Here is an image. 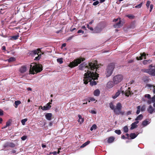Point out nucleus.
<instances>
[{
    "instance_id": "2f4dec72",
    "label": "nucleus",
    "mask_w": 155,
    "mask_h": 155,
    "mask_svg": "<svg viewBox=\"0 0 155 155\" xmlns=\"http://www.w3.org/2000/svg\"><path fill=\"white\" fill-rule=\"evenodd\" d=\"M150 69H143L141 70V71L143 72L149 74Z\"/></svg>"
},
{
    "instance_id": "dca6fc26",
    "label": "nucleus",
    "mask_w": 155,
    "mask_h": 155,
    "mask_svg": "<svg viewBox=\"0 0 155 155\" xmlns=\"http://www.w3.org/2000/svg\"><path fill=\"white\" fill-rule=\"evenodd\" d=\"M154 110V109L152 107L151 105H150L149 107L147 109V110L148 112L150 114L153 113Z\"/></svg>"
},
{
    "instance_id": "0e129e2a",
    "label": "nucleus",
    "mask_w": 155,
    "mask_h": 155,
    "mask_svg": "<svg viewBox=\"0 0 155 155\" xmlns=\"http://www.w3.org/2000/svg\"><path fill=\"white\" fill-rule=\"evenodd\" d=\"M121 138L122 139H127L126 137H125L124 135H122Z\"/></svg>"
},
{
    "instance_id": "5701e85b",
    "label": "nucleus",
    "mask_w": 155,
    "mask_h": 155,
    "mask_svg": "<svg viewBox=\"0 0 155 155\" xmlns=\"http://www.w3.org/2000/svg\"><path fill=\"white\" fill-rule=\"evenodd\" d=\"M149 123H148V121L147 120V119L143 121L142 123V124L144 127L147 126L148 125Z\"/></svg>"
},
{
    "instance_id": "7c9ffc66",
    "label": "nucleus",
    "mask_w": 155,
    "mask_h": 155,
    "mask_svg": "<svg viewBox=\"0 0 155 155\" xmlns=\"http://www.w3.org/2000/svg\"><path fill=\"white\" fill-rule=\"evenodd\" d=\"M125 94L126 96L128 97L130 94V91L128 90H126Z\"/></svg>"
},
{
    "instance_id": "4c0bfd02",
    "label": "nucleus",
    "mask_w": 155,
    "mask_h": 155,
    "mask_svg": "<svg viewBox=\"0 0 155 155\" xmlns=\"http://www.w3.org/2000/svg\"><path fill=\"white\" fill-rule=\"evenodd\" d=\"M27 119L25 118L23 119H22L21 120V122L23 125H24L25 124V122H26L27 121Z\"/></svg>"
},
{
    "instance_id": "a18cd8bd",
    "label": "nucleus",
    "mask_w": 155,
    "mask_h": 155,
    "mask_svg": "<svg viewBox=\"0 0 155 155\" xmlns=\"http://www.w3.org/2000/svg\"><path fill=\"white\" fill-rule=\"evenodd\" d=\"M151 3V2L150 1H148L147 2V3L146 4V5L147 7L148 8L149 7V6L150 5V4Z\"/></svg>"
},
{
    "instance_id": "a211bd4d",
    "label": "nucleus",
    "mask_w": 155,
    "mask_h": 155,
    "mask_svg": "<svg viewBox=\"0 0 155 155\" xmlns=\"http://www.w3.org/2000/svg\"><path fill=\"white\" fill-rule=\"evenodd\" d=\"M102 30V29L101 28H99L98 27H96L94 28V33H99Z\"/></svg>"
},
{
    "instance_id": "09e8293b",
    "label": "nucleus",
    "mask_w": 155,
    "mask_h": 155,
    "mask_svg": "<svg viewBox=\"0 0 155 155\" xmlns=\"http://www.w3.org/2000/svg\"><path fill=\"white\" fill-rule=\"evenodd\" d=\"M87 28L93 31V28L92 27H90L88 24H87Z\"/></svg>"
},
{
    "instance_id": "052dcab7",
    "label": "nucleus",
    "mask_w": 155,
    "mask_h": 155,
    "mask_svg": "<svg viewBox=\"0 0 155 155\" xmlns=\"http://www.w3.org/2000/svg\"><path fill=\"white\" fill-rule=\"evenodd\" d=\"M72 27H71V28L70 29V31H71L72 32V31H73L74 30H76V28H72Z\"/></svg>"
},
{
    "instance_id": "bb28decb",
    "label": "nucleus",
    "mask_w": 155,
    "mask_h": 155,
    "mask_svg": "<svg viewBox=\"0 0 155 155\" xmlns=\"http://www.w3.org/2000/svg\"><path fill=\"white\" fill-rule=\"evenodd\" d=\"M78 117L79 118L78 121L80 122V123H83L84 121V119L82 118V117L81 115H78Z\"/></svg>"
},
{
    "instance_id": "9b49d317",
    "label": "nucleus",
    "mask_w": 155,
    "mask_h": 155,
    "mask_svg": "<svg viewBox=\"0 0 155 155\" xmlns=\"http://www.w3.org/2000/svg\"><path fill=\"white\" fill-rule=\"evenodd\" d=\"M27 70V68L25 66H22L19 70V71L21 73H23L26 72Z\"/></svg>"
},
{
    "instance_id": "de8ad7c7",
    "label": "nucleus",
    "mask_w": 155,
    "mask_h": 155,
    "mask_svg": "<svg viewBox=\"0 0 155 155\" xmlns=\"http://www.w3.org/2000/svg\"><path fill=\"white\" fill-rule=\"evenodd\" d=\"M27 138V136L25 135L23 136L21 138V139L22 140H25Z\"/></svg>"
},
{
    "instance_id": "c756f323",
    "label": "nucleus",
    "mask_w": 155,
    "mask_h": 155,
    "mask_svg": "<svg viewBox=\"0 0 155 155\" xmlns=\"http://www.w3.org/2000/svg\"><path fill=\"white\" fill-rule=\"evenodd\" d=\"M97 128V126L95 124H93L90 128V130L92 131L94 130H95Z\"/></svg>"
},
{
    "instance_id": "39448f33",
    "label": "nucleus",
    "mask_w": 155,
    "mask_h": 155,
    "mask_svg": "<svg viewBox=\"0 0 155 155\" xmlns=\"http://www.w3.org/2000/svg\"><path fill=\"white\" fill-rule=\"evenodd\" d=\"M115 68V64L114 63H110L107 66L106 71V76L107 77H110L113 73Z\"/></svg>"
},
{
    "instance_id": "4be33fe9",
    "label": "nucleus",
    "mask_w": 155,
    "mask_h": 155,
    "mask_svg": "<svg viewBox=\"0 0 155 155\" xmlns=\"http://www.w3.org/2000/svg\"><path fill=\"white\" fill-rule=\"evenodd\" d=\"M137 135L135 133H131L130 135V139H134L137 137Z\"/></svg>"
},
{
    "instance_id": "c9c22d12",
    "label": "nucleus",
    "mask_w": 155,
    "mask_h": 155,
    "mask_svg": "<svg viewBox=\"0 0 155 155\" xmlns=\"http://www.w3.org/2000/svg\"><path fill=\"white\" fill-rule=\"evenodd\" d=\"M143 81L144 82H146V83H147L148 81H149L148 78L147 77H143Z\"/></svg>"
},
{
    "instance_id": "20e7f679",
    "label": "nucleus",
    "mask_w": 155,
    "mask_h": 155,
    "mask_svg": "<svg viewBox=\"0 0 155 155\" xmlns=\"http://www.w3.org/2000/svg\"><path fill=\"white\" fill-rule=\"evenodd\" d=\"M85 60V58L81 57L77 58L74 60L73 61L70 62L68 66L72 68L77 66L80 64L81 62Z\"/></svg>"
},
{
    "instance_id": "6e6552de",
    "label": "nucleus",
    "mask_w": 155,
    "mask_h": 155,
    "mask_svg": "<svg viewBox=\"0 0 155 155\" xmlns=\"http://www.w3.org/2000/svg\"><path fill=\"white\" fill-rule=\"evenodd\" d=\"M15 146V144L13 143L7 142L4 144L3 147L4 149H5L8 147L13 148Z\"/></svg>"
},
{
    "instance_id": "69168bd1",
    "label": "nucleus",
    "mask_w": 155,
    "mask_h": 155,
    "mask_svg": "<svg viewBox=\"0 0 155 155\" xmlns=\"http://www.w3.org/2000/svg\"><path fill=\"white\" fill-rule=\"evenodd\" d=\"M66 43H63V44H62V46H61V48H62L64 47H65L66 46Z\"/></svg>"
},
{
    "instance_id": "8fccbe9b",
    "label": "nucleus",
    "mask_w": 155,
    "mask_h": 155,
    "mask_svg": "<svg viewBox=\"0 0 155 155\" xmlns=\"http://www.w3.org/2000/svg\"><path fill=\"white\" fill-rule=\"evenodd\" d=\"M140 55H141L142 56V57H144V59H146V54L144 52H143V53H141L140 54Z\"/></svg>"
},
{
    "instance_id": "7ed1b4c3",
    "label": "nucleus",
    "mask_w": 155,
    "mask_h": 155,
    "mask_svg": "<svg viewBox=\"0 0 155 155\" xmlns=\"http://www.w3.org/2000/svg\"><path fill=\"white\" fill-rule=\"evenodd\" d=\"M30 66V74H35V72L37 73L40 72L42 70V67L41 64L32 63L31 64Z\"/></svg>"
},
{
    "instance_id": "0eeeda50",
    "label": "nucleus",
    "mask_w": 155,
    "mask_h": 155,
    "mask_svg": "<svg viewBox=\"0 0 155 155\" xmlns=\"http://www.w3.org/2000/svg\"><path fill=\"white\" fill-rule=\"evenodd\" d=\"M123 77L121 74L115 76L113 78V81L114 84H117L120 82L123 79Z\"/></svg>"
},
{
    "instance_id": "79ce46f5",
    "label": "nucleus",
    "mask_w": 155,
    "mask_h": 155,
    "mask_svg": "<svg viewBox=\"0 0 155 155\" xmlns=\"http://www.w3.org/2000/svg\"><path fill=\"white\" fill-rule=\"evenodd\" d=\"M11 124V122L10 121V120H9L6 123V127L9 126H10Z\"/></svg>"
},
{
    "instance_id": "680f3d73",
    "label": "nucleus",
    "mask_w": 155,
    "mask_h": 155,
    "mask_svg": "<svg viewBox=\"0 0 155 155\" xmlns=\"http://www.w3.org/2000/svg\"><path fill=\"white\" fill-rule=\"evenodd\" d=\"M90 112L92 114H96V112L94 110H91Z\"/></svg>"
},
{
    "instance_id": "6e6d98bb",
    "label": "nucleus",
    "mask_w": 155,
    "mask_h": 155,
    "mask_svg": "<svg viewBox=\"0 0 155 155\" xmlns=\"http://www.w3.org/2000/svg\"><path fill=\"white\" fill-rule=\"evenodd\" d=\"M78 33H82V34H84V31H82L81 30H79L77 32Z\"/></svg>"
},
{
    "instance_id": "37998d69",
    "label": "nucleus",
    "mask_w": 155,
    "mask_h": 155,
    "mask_svg": "<svg viewBox=\"0 0 155 155\" xmlns=\"http://www.w3.org/2000/svg\"><path fill=\"white\" fill-rule=\"evenodd\" d=\"M132 111L131 110H129L127 111L126 113V115L127 116H128V115H130V114H132Z\"/></svg>"
},
{
    "instance_id": "5fc2aeb1",
    "label": "nucleus",
    "mask_w": 155,
    "mask_h": 155,
    "mask_svg": "<svg viewBox=\"0 0 155 155\" xmlns=\"http://www.w3.org/2000/svg\"><path fill=\"white\" fill-rule=\"evenodd\" d=\"M153 7V4H151L150 6V12H151L152 11V9Z\"/></svg>"
},
{
    "instance_id": "f257e3e1",
    "label": "nucleus",
    "mask_w": 155,
    "mask_h": 155,
    "mask_svg": "<svg viewBox=\"0 0 155 155\" xmlns=\"http://www.w3.org/2000/svg\"><path fill=\"white\" fill-rule=\"evenodd\" d=\"M90 68L84 74V83L85 84L90 82V84L91 86L97 84V82L94 80L97 79L99 74L97 73V69L96 65L92 63L89 64Z\"/></svg>"
},
{
    "instance_id": "9d476101",
    "label": "nucleus",
    "mask_w": 155,
    "mask_h": 155,
    "mask_svg": "<svg viewBox=\"0 0 155 155\" xmlns=\"http://www.w3.org/2000/svg\"><path fill=\"white\" fill-rule=\"evenodd\" d=\"M139 122L138 121H136L135 122L131 124V127L130 128L131 130H133L135 128L137 127L138 126L137 124L139 123Z\"/></svg>"
},
{
    "instance_id": "f8f14e48",
    "label": "nucleus",
    "mask_w": 155,
    "mask_h": 155,
    "mask_svg": "<svg viewBox=\"0 0 155 155\" xmlns=\"http://www.w3.org/2000/svg\"><path fill=\"white\" fill-rule=\"evenodd\" d=\"M41 109L43 110H49L51 107V106H49L48 104H46L45 106L42 107L41 106Z\"/></svg>"
},
{
    "instance_id": "393cba45",
    "label": "nucleus",
    "mask_w": 155,
    "mask_h": 155,
    "mask_svg": "<svg viewBox=\"0 0 155 155\" xmlns=\"http://www.w3.org/2000/svg\"><path fill=\"white\" fill-rule=\"evenodd\" d=\"M120 94V91H118L116 93V94L112 96V97L113 99H115Z\"/></svg>"
},
{
    "instance_id": "c03bdc74",
    "label": "nucleus",
    "mask_w": 155,
    "mask_h": 155,
    "mask_svg": "<svg viewBox=\"0 0 155 155\" xmlns=\"http://www.w3.org/2000/svg\"><path fill=\"white\" fill-rule=\"evenodd\" d=\"M145 97H147L149 99H151V97L150 95L149 94H146L144 95Z\"/></svg>"
},
{
    "instance_id": "4d7b16f0",
    "label": "nucleus",
    "mask_w": 155,
    "mask_h": 155,
    "mask_svg": "<svg viewBox=\"0 0 155 155\" xmlns=\"http://www.w3.org/2000/svg\"><path fill=\"white\" fill-rule=\"evenodd\" d=\"M90 143V141L89 140H88L86 142L84 143V145H85L86 146L87 145H88Z\"/></svg>"
},
{
    "instance_id": "473e14b6",
    "label": "nucleus",
    "mask_w": 155,
    "mask_h": 155,
    "mask_svg": "<svg viewBox=\"0 0 155 155\" xmlns=\"http://www.w3.org/2000/svg\"><path fill=\"white\" fill-rule=\"evenodd\" d=\"M126 16L130 19H133L135 17V16L134 15L131 14L127 15H126Z\"/></svg>"
},
{
    "instance_id": "13d9d810",
    "label": "nucleus",
    "mask_w": 155,
    "mask_h": 155,
    "mask_svg": "<svg viewBox=\"0 0 155 155\" xmlns=\"http://www.w3.org/2000/svg\"><path fill=\"white\" fill-rule=\"evenodd\" d=\"M152 101L153 102H155V96H154L153 97H152Z\"/></svg>"
},
{
    "instance_id": "f3484780",
    "label": "nucleus",
    "mask_w": 155,
    "mask_h": 155,
    "mask_svg": "<svg viewBox=\"0 0 155 155\" xmlns=\"http://www.w3.org/2000/svg\"><path fill=\"white\" fill-rule=\"evenodd\" d=\"M40 51H41L38 48L36 50L31 51V53L34 54H37L38 55Z\"/></svg>"
},
{
    "instance_id": "338daca9",
    "label": "nucleus",
    "mask_w": 155,
    "mask_h": 155,
    "mask_svg": "<svg viewBox=\"0 0 155 155\" xmlns=\"http://www.w3.org/2000/svg\"><path fill=\"white\" fill-rule=\"evenodd\" d=\"M41 146L43 148H45L46 147V146L43 144H41Z\"/></svg>"
},
{
    "instance_id": "4468645a",
    "label": "nucleus",
    "mask_w": 155,
    "mask_h": 155,
    "mask_svg": "<svg viewBox=\"0 0 155 155\" xmlns=\"http://www.w3.org/2000/svg\"><path fill=\"white\" fill-rule=\"evenodd\" d=\"M149 74L152 76H155V69L150 68Z\"/></svg>"
},
{
    "instance_id": "ddd939ff",
    "label": "nucleus",
    "mask_w": 155,
    "mask_h": 155,
    "mask_svg": "<svg viewBox=\"0 0 155 155\" xmlns=\"http://www.w3.org/2000/svg\"><path fill=\"white\" fill-rule=\"evenodd\" d=\"M52 116V114L51 113H47L45 115L46 118L49 120H50L51 119Z\"/></svg>"
},
{
    "instance_id": "2eb2a0df",
    "label": "nucleus",
    "mask_w": 155,
    "mask_h": 155,
    "mask_svg": "<svg viewBox=\"0 0 155 155\" xmlns=\"http://www.w3.org/2000/svg\"><path fill=\"white\" fill-rule=\"evenodd\" d=\"M114 81H109L107 83V86L108 88H110L114 86Z\"/></svg>"
},
{
    "instance_id": "cd10ccee",
    "label": "nucleus",
    "mask_w": 155,
    "mask_h": 155,
    "mask_svg": "<svg viewBox=\"0 0 155 155\" xmlns=\"http://www.w3.org/2000/svg\"><path fill=\"white\" fill-rule=\"evenodd\" d=\"M21 101H15V107L17 108L18 107V106L20 104H21Z\"/></svg>"
},
{
    "instance_id": "423d86ee",
    "label": "nucleus",
    "mask_w": 155,
    "mask_h": 155,
    "mask_svg": "<svg viewBox=\"0 0 155 155\" xmlns=\"http://www.w3.org/2000/svg\"><path fill=\"white\" fill-rule=\"evenodd\" d=\"M95 63H92V62H90L88 63V65H86V64H85V62H83L81 64H80L79 66H78V68H79V69L80 70H84V68H87V71L89 70V68H90V66H89V64L90 63H92L93 64H94L96 65V69H97L98 68V65L97 64V61H95ZM96 69V68L95 69V70Z\"/></svg>"
},
{
    "instance_id": "412c9836",
    "label": "nucleus",
    "mask_w": 155,
    "mask_h": 155,
    "mask_svg": "<svg viewBox=\"0 0 155 155\" xmlns=\"http://www.w3.org/2000/svg\"><path fill=\"white\" fill-rule=\"evenodd\" d=\"M100 94V91L98 89H97L96 90H95L94 92V95L97 96H98Z\"/></svg>"
},
{
    "instance_id": "e433bc0d",
    "label": "nucleus",
    "mask_w": 155,
    "mask_h": 155,
    "mask_svg": "<svg viewBox=\"0 0 155 155\" xmlns=\"http://www.w3.org/2000/svg\"><path fill=\"white\" fill-rule=\"evenodd\" d=\"M57 61L58 62H59L60 64H62L63 62V58H58L57 59Z\"/></svg>"
},
{
    "instance_id": "49530a36",
    "label": "nucleus",
    "mask_w": 155,
    "mask_h": 155,
    "mask_svg": "<svg viewBox=\"0 0 155 155\" xmlns=\"http://www.w3.org/2000/svg\"><path fill=\"white\" fill-rule=\"evenodd\" d=\"M145 105H143L140 108L141 111H144L145 110Z\"/></svg>"
},
{
    "instance_id": "bf43d9fd",
    "label": "nucleus",
    "mask_w": 155,
    "mask_h": 155,
    "mask_svg": "<svg viewBox=\"0 0 155 155\" xmlns=\"http://www.w3.org/2000/svg\"><path fill=\"white\" fill-rule=\"evenodd\" d=\"M3 115V111L1 110H0V116H2Z\"/></svg>"
},
{
    "instance_id": "72a5a7b5",
    "label": "nucleus",
    "mask_w": 155,
    "mask_h": 155,
    "mask_svg": "<svg viewBox=\"0 0 155 155\" xmlns=\"http://www.w3.org/2000/svg\"><path fill=\"white\" fill-rule=\"evenodd\" d=\"M123 130L125 133H127L128 131V129L127 126H126L123 128Z\"/></svg>"
},
{
    "instance_id": "aec40b11",
    "label": "nucleus",
    "mask_w": 155,
    "mask_h": 155,
    "mask_svg": "<svg viewBox=\"0 0 155 155\" xmlns=\"http://www.w3.org/2000/svg\"><path fill=\"white\" fill-rule=\"evenodd\" d=\"M19 37V34L18 33L17 35H16L12 36L11 37V40H16Z\"/></svg>"
},
{
    "instance_id": "58836bf2",
    "label": "nucleus",
    "mask_w": 155,
    "mask_h": 155,
    "mask_svg": "<svg viewBox=\"0 0 155 155\" xmlns=\"http://www.w3.org/2000/svg\"><path fill=\"white\" fill-rule=\"evenodd\" d=\"M41 54H38V56L37 57H35V60H38L41 58Z\"/></svg>"
},
{
    "instance_id": "f03ea898",
    "label": "nucleus",
    "mask_w": 155,
    "mask_h": 155,
    "mask_svg": "<svg viewBox=\"0 0 155 155\" xmlns=\"http://www.w3.org/2000/svg\"><path fill=\"white\" fill-rule=\"evenodd\" d=\"M109 105L110 108L112 110H113L115 114L118 115L120 114L121 115H124L125 114V112L124 111H121L122 106L120 103L118 102L115 108L112 102H110Z\"/></svg>"
},
{
    "instance_id": "6ab92c4d",
    "label": "nucleus",
    "mask_w": 155,
    "mask_h": 155,
    "mask_svg": "<svg viewBox=\"0 0 155 155\" xmlns=\"http://www.w3.org/2000/svg\"><path fill=\"white\" fill-rule=\"evenodd\" d=\"M115 138L114 137L111 136L109 137L107 140V142L109 143H111L113 142Z\"/></svg>"
},
{
    "instance_id": "b1692460",
    "label": "nucleus",
    "mask_w": 155,
    "mask_h": 155,
    "mask_svg": "<svg viewBox=\"0 0 155 155\" xmlns=\"http://www.w3.org/2000/svg\"><path fill=\"white\" fill-rule=\"evenodd\" d=\"M143 115L142 114H140L139 115L137 118L135 119V120L136 121L138 120H141L143 118Z\"/></svg>"
},
{
    "instance_id": "1a4fd4ad",
    "label": "nucleus",
    "mask_w": 155,
    "mask_h": 155,
    "mask_svg": "<svg viewBox=\"0 0 155 155\" xmlns=\"http://www.w3.org/2000/svg\"><path fill=\"white\" fill-rule=\"evenodd\" d=\"M121 21L119 20V22L113 25V27L115 28H119L122 26V24L121 23Z\"/></svg>"
},
{
    "instance_id": "ea45409f",
    "label": "nucleus",
    "mask_w": 155,
    "mask_h": 155,
    "mask_svg": "<svg viewBox=\"0 0 155 155\" xmlns=\"http://www.w3.org/2000/svg\"><path fill=\"white\" fill-rule=\"evenodd\" d=\"M114 132L118 135H120L121 134V132L120 130H115Z\"/></svg>"
},
{
    "instance_id": "774afa93",
    "label": "nucleus",
    "mask_w": 155,
    "mask_h": 155,
    "mask_svg": "<svg viewBox=\"0 0 155 155\" xmlns=\"http://www.w3.org/2000/svg\"><path fill=\"white\" fill-rule=\"evenodd\" d=\"M82 28L83 29H84L85 30H86V27L84 25V26H83L82 27Z\"/></svg>"
},
{
    "instance_id": "603ef678",
    "label": "nucleus",
    "mask_w": 155,
    "mask_h": 155,
    "mask_svg": "<svg viewBox=\"0 0 155 155\" xmlns=\"http://www.w3.org/2000/svg\"><path fill=\"white\" fill-rule=\"evenodd\" d=\"M137 59V60H141L143 59V57L141 55L139 57H136Z\"/></svg>"
},
{
    "instance_id": "864d4df0",
    "label": "nucleus",
    "mask_w": 155,
    "mask_h": 155,
    "mask_svg": "<svg viewBox=\"0 0 155 155\" xmlns=\"http://www.w3.org/2000/svg\"><path fill=\"white\" fill-rule=\"evenodd\" d=\"M99 3V2L98 1H96V2H94L93 4L94 5H96L98 4Z\"/></svg>"
},
{
    "instance_id": "a19ab883",
    "label": "nucleus",
    "mask_w": 155,
    "mask_h": 155,
    "mask_svg": "<svg viewBox=\"0 0 155 155\" xmlns=\"http://www.w3.org/2000/svg\"><path fill=\"white\" fill-rule=\"evenodd\" d=\"M142 5H143V3L141 2L139 4L136 6L135 7V8H140L141 7V6Z\"/></svg>"
},
{
    "instance_id": "3c124183",
    "label": "nucleus",
    "mask_w": 155,
    "mask_h": 155,
    "mask_svg": "<svg viewBox=\"0 0 155 155\" xmlns=\"http://www.w3.org/2000/svg\"><path fill=\"white\" fill-rule=\"evenodd\" d=\"M95 100V99L93 97H91L90 98V100L88 101V102H90V101H94Z\"/></svg>"
},
{
    "instance_id": "c85d7f7f",
    "label": "nucleus",
    "mask_w": 155,
    "mask_h": 155,
    "mask_svg": "<svg viewBox=\"0 0 155 155\" xmlns=\"http://www.w3.org/2000/svg\"><path fill=\"white\" fill-rule=\"evenodd\" d=\"M15 60V58L14 57H11L8 59V62H10L14 61Z\"/></svg>"
},
{
    "instance_id": "e2e57ef3",
    "label": "nucleus",
    "mask_w": 155,
    "mask_h": 155,
    "mask_svg": "<svg viewBox=\"0 0 155 155\" xmlns=\"http://www.w3.org/2000/svg\"><path fill=\"white\" fill-rule=\"evenodd\" d=\"M134 81L133 80H131V81H130L129 83V84H132L133 83H134Z\"/></svg>"
},
{
    "instance_id": "a878e982",
    "label": "nucleus",
    "mask_w": 155,
    "mask_h": 155,
    "mask_svg": "<svg viewBox=\"0 0 155 155\" xmlns=\"http://www.w3.org/2000/svg\"><path fill=\"white\" fill-rule=\"evenodd\" d=\"M152 60H145L143 61V63L145 65L148 64L152 62Z\"/></svg>"
},
{
    "instance_id": "f704fd0d",
    "label": "nucleus",
    "mask_w": 155,
    "mask_h": 155,
    "mask_svg": "<svg viewBox=\"0 0 155 155\" xmlns=\"http://www.w3.org/2000/svg\"><path fill=\"white\" fill-rule=\"evenodd\" d=\"M137 110L136 111V114H138L140 112V106H138L137 107Z\"/></svg>"
}]
</instances>
